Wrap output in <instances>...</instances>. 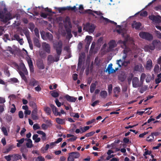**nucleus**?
I'll list each match as a JSON object with an SVG mask.
<instances>
[{
  "label": "nucleus",
  "instance_id": "6ab92c4d",
  "mask_svg": "<svg viewBox=\"0 0 161 161\" xmlns=\"http://www.w3.org/2000/svg\"><path fill=\"white\" fill-rule=\"evenodd\" d=\"M108 44L109 45L108 49L110 51L112 50L113 48L116 47L117 46L116 42L113 40H111Z\"/></svg>",
  "mask_w": 161,
  "mask_h": 161
},
{
  "label": "nucleus",
  "instance_id": "a19ab883",
  "mask_svg": "<svg viewBox=\"0 0 161 161\" xmlns=\"http://www.w3.org/2000/svg\"><path fill=\"white\" fill-rule=\"evenodd\" d=\"M44 110L47 115H50L51 113V109L48 107H46L44 108Z\"/></svg>",
  "mask_w": 161,
  "mask_h": 161
},
{
  "label": "nucleus",
  "instance_id": "7c9ffc66",
  "mask_svg": "<svg viewBox=\"0 0 161 161\" xmlns=\"http://www.w3.org/2000/svg\"><path fill=\"white\" fill-rule=\"evenodd\" d=\"M100 95L102 98L105 99L107 97L108 93L106 91H102L100 92Z\"/></svg>",
  "mask_w": 161,
  "mask_h": 161
},
{
  "label": "nucleus",
  "instance_id": "5fc2aeb1",
  "mask_svg": "<svg viewBox=\"0 0 161 161\" xmlns=\"http://www.w3.org/2000/svg\"><path fill=\"white\" fill-rule=\"evenodd\" d=\"M35 34L37 38H39V34L38 30L37 28H35L34 29Z\"/></svg>",
  "mask_w": 161,
  "mask_h": 161
},
{
  "label": "nucleus",
  "instance_id": "473e14b6",
  "mask_svg": "<svg viewBox=\"0 0 161 161\" xmlns=\"http://www.w3.org/2000/svg\"><path fill=\"white\" fill-rule=\"evenodd\" d=\"M38 135L37 134H36L33 135L32 137L33 139L35 141V142L37 143L39 142L41 140L40 137H38Z\"/></svg>",
  "mask_w": 161,
  "mask_h": 161
},
{
  "label": "nucleus",
  "instance_id": "09e8293b",
  "mask_svg": "<svg viewBox=\"0 0 161 161\" xmlns=\"http://www.w3.org/2000/svg\"><path fill=\"white\" fill-rule=\"evenodd\" d=\"M154 32L157 37L159 39H161V33L159 31L157 30H155Z\"/></svg>",
  "mask_w": 161,
  "mask_h": 161
},
{
  "label": "nucleus",
  "instance_id": "b1692460",
  "mask_svg": "<svg viewBox=\"0 0 161 161\" xmlns=\"http://www.w3.org/2000/svg\"><path fill=\"white\" fill-rule=\"evenodd\" d=\"M100 18V19H102L103 20H104L106 24L109 22L114 24L115 25H117V24L116 22H114L113 21L111 20L108 18H105L103 16H101Z\"/></svg>",
  "mask_w": 161,
  "mask_h": 161
},
{
  "label": "nucleus",
  "instance_id": "58836bf2",
  "mask_svg": "<svg viewBox=\"0 0 161 161\" xmlns=\"http://www.w3.org/2000/svg\"><path fill=\"white\" fill-rule=\"evenodd\" d=\"M134 76L133 74L132 73L130 74L127 77V81L129 84L131 83L132 79Z\"/></svg>",
  "mask_w": 161,
  "mask_h": 161
},
{
  "label": "nucleus",
  "instance_id": "2f4dec72",
  "mask_svg": "<svg viewBox=\"0 0 161 161\" xmlns=\"http://www.w3.org/2000/svg\"><path fill=\"white\" fill-rule=\"evenodd\" d=\"M50 106L51 108L53 114L55 115L58 112V108L55 105L52 104H50Z\"/></svg>",
  "mask_w": 161,
  "mask_h": 161
},
{
  "label": "nucleus",
  "instance_id": "37998d69",
  "mask_svg": "<svg viewBox=\"0 0 161 161\" xmlns=\"http://www.w3.org/2000/svg\"><path fill=\"white\" fill-rule=\"evenodd\" d=\"M93 11L91 9H88L84 11V13H87L90 14H91L92 16H94L95 14L93 13Z\"/></svg>",
  "mask_w": 161,
  "mask_h": 161
},
{
  "label": "nucleus",
  "instance_id": "0eeeda50",
  "mask_svg": "<svg viewBox=\"0 0 161 161\" xmlns=\"http://www.w3.org/2000/svg\"><path fill=\"white\" fill-rule=\"evenodd\" d=\"M0 18L2 19L4 22H5L13 19L12 15L10 12L6 14L5 16L2 14H0Z\"/></svg>",
  "mask_w": 161,
  "mask_h": 161
},
{
  "label": "nucleus",
  "instance_id": "423d86ee",
  "mask_svg": "<svg viewBox=\"0 0 161 161\" xmlns=\"http://www.w3.org/2000/svg\"><path fill=\"white\" fill-rule=\"evenodd\" d=\"M133 69L134 73L137 72H141L143 71V68L142 65L140 63L135 64L133 68Z\"/></svg>",
  "mask_w": 161,
  "mask_h": 161
},
{
  "label": "nucleus",
  "instance_id": "774afa93",
  "mask_svg": "<svg viewBox=\"0 0 161 161\" xmlns=\"http://www.w3.org/2000/svg\"><path fill=\"white\" fill-rule=\"evenodd\" d=\"M38 161H44L45 159L44 157L41 156L37 157Z\"/></svg>",
  "mask_w": 161,
  "mask_h": 161
},
{
  "label": "nucleus",
  "instance_id": "39448f33",
  "mask_svg": "<svg viewBox=\"0 0 161 161\" xmlns=\"http://www.w3.org/2000/svg\"><path fill=\"white\" fill-rule=\"evenodd\" d=\"M54 8L58 10L59 13H61L63 11H64L66 10L74 11L75 10L76 8L75 6H74L73 7H71L70 6H68L66 7H55Z\"/></svg>",
  "mask_w": 161,
  "mask_h": 161
},
{
  "label": "nucleus",
  "instance_id": "aec40b11",
  "mask_svg": "<svg viewBox=\"0 0 161 161\" xmlns=\"http://www.w3.org/2000/svg\"><path fill=\"white\" fill-rule=\"evenodd\" d=\"M38 84H39L38 81L34 78L31 79L28 83V85L31 87H34Z\"/></svg>",
  "mask_w": 161,
  "mask_h": 161
},
{
  "label": "nucleus",
  "instance_id": "c756f323",
  "mask_svg": "<svg viewBox=\"0 0 161 161\" xmlns=\"http://www.w3.org/2000/svg\"><path fill=\"white\" fill-rule=\"evenodd\" d=\"M26 141H27V142L26 143V146L28 148H31L32 147L33 145L32 143V141L30 139H25Z\"/></svg>",
  "mask_w": 161,
  "mask_h": 161
},
{
  "label": "nucleus",
  "instance_id": "0e129e2a",
  "mask_svg": "<svg viewBox=\"0 0 161 161\" xmlns=\"http://www.w3.org/2000/svg\"><path fill=\"white\" fill-rule=\"evenodd\" d=\"M152 151H148V150H147L144 152V153L143 154V156H145L147 155H150Z\"/></svg>",
  "mask_w": 161,
  "mask_h": 161
},
{
  "label": "nucleus",
  "instance_id": "c9c22d12",
  "mask_svg": "<svg viewBox=\"0 0 161 161\" xmlns=\"http://www.w3.org/2000/svg\"><path fill=\"white\" fill-rule=\"evenodd\" d=\"M96 87V85L95 83H92L91 84V85L90 86V92L92 93H93Z\"/></svg>",
  "mask_w": 161,
  "mask_h": 161
},
{
  "label": "nucleus",
  "instance_id": "7ed1b4c3",
  "mask_svg": "<svg viewBox=\"0 0 161 161\" xmlns=\"http://www.w3.org/2000/svg\"><path fill=\"white\" fill-rule=\"evenodd\" d=\"M80 156V153L77 152H72L69 154L67 158L68 161H74L75 158H78Z\"/></svg>",
  "mask_w": 161,
  "mask_h": 161
},
{
  "label": "nucleus",
  "instance_id": "338daca9",
  "mask_svg": "<svg viewBox=\"0 0 161 161\" xmlns=\"http://www.w3.org/2000/svg\"><path fill=\"white\" fill-rule=\"evenodd\" d=\"M10 80H11V81L14 83L19 82V81L17 79L15 78H11L10 79Z\"/></svg>",
  "mask_w": 161,
  "mask_h": 161
},
{
  "label": "nucleus",
  "instance_id": "dca6fc26",
  "mask_svg": "<svg viewBox=\"0 0 161 161\" xmlns=\"http://www.w3.org/2000/svg\"><path fill=\"white\" fill-rule=\"evenodd\" d=\"M36 65L39 69H44V65L43 61L42 59H39L37 60L36 61Z\"/></svg>",
  "mask_w": 161,
  "mask_h": 161
},
{
  "label": "nucleus",
  "instance_id": "603ef678",
  "mask_svg": "<svg viewBox=\"0 0 161 161\" xmlns=\"http://www.w3.org/2000/svg\"><path fill=\"white\" fill-rule=\"evenodd\" d=\"M130 51V49L127 47L126 46V47H125L124 49L123 50V53L124 54H127V53Z\"/></svg>",
  "mask_w": 161,
  "mask_h": 161
},
{
  "label": "nucleus",
  "instance_id": "3c124183",
  "mask_svg": "<svg viewBox=\"0 0 161 161\" xmlns=\"http://www.w3.org/2000/svg\"><path fill=\"white\" fill-rule=\"evenodd\" d=\"M2 130L3 132L4 135L7 136L8 135V133L7 132V130H6V128L4 127H3L2 128Z\"/></svg>",
  "mask_w": 161,
  "mask_h": 161
},
{
  "label": "nucleus",
  "instance_id": "4468645a",
  "mask_svg": "<svg viewBox=\"0 0 161 161\" xmlns=\"http://www.w3.org/2000/svg\"><path fill=\"white\" fill-rule=\"evenodd\" d=\"M130 63V62L129 61H125L124 60V61H123L121 59L117 61V64L118 65L119 67H121L122 65L126 66Z\"/></svg>",
  "mask_w": 161,
  "mask_h": 161
},
{
  "label": "nucleus",
  "instance_id": "f704fd0d",
  "mask_svg": "<svg viewBox=\"0 0 161 161\" xmlns=\"http://www.w3.org/2000/svg\"><path fill=\"white\" fill-rule=\"evenodd\" d=\"M29 106L34 109H37V106L36 104L33 101H31L29 103Z\"/></svg>",
  "mask_w": 161,
  "mask_h": 161
},
{
  "label": "nucleus",
  "instance_id": "4be33fe9",
  "mask_svg": "<svg viewBox=\"0 0 161 161\" xmlns=\"http://www.w3.org/2000/svg\"><path fill=\"white\" fill-rule=\"evenodd\" d=\"M21 156L18 154L12 155V159L14 161H16L19 159H21Z\"/></svg>",
  "mask_w": 161,
  "mask_h": 161
},
{
  "label": "nucleus",
  "instance_id": "9d476101",
  "mask_svg": "<svg viewBox=\"0 0 161 161\" xmlns=\"http://www.w3.org/2000/svg\"><path fill=\"white\" fill-rule=\"evenodd\" d=\"M139 80L138 78L136 77H134L132 81L133 86L135 88L141 86L142 84H139Z\"/></svg>",
  "mask_w": 161,
  "mask_h": 161
},
{
  "label": "nucleus",
  "instance_id": "6e6d98bb",
  "mask_svg": "<svg viewBox=\"0 0 161 161\" xmlns=\"http://www.w3.org/2000/svg\"><path fill=\"white\" fill-rule=\"evenodd\" d=\"M4 158L7 161H10L12 159V155H8L4 156Z\"/></svg>",
  "mask_w": 161,
  "mask_h": 161
},
{
  "label": "nucleus",
  "instance_id": "f8f14e48",
  "mask_svg": "<svg viewBox=\"0 0 161 161\" xmlns=\"http://www.w3.org/2000/svg\"><path fill=\"white\" fill-rule=\"evenodd\" d=\"M42 47L44 50L47 53H50L51 47L49 44L44 42L42 43Z\"/></svg>",
  "mask_w": 161,
  "mask_h": 161
},
{
  "label": "nucleus",
  "instance_id": "6e6552de",
  "mask_svg": "<svg viewBox=\"0 0 161 161\" xmlns=\"http://www.w3.org/2000/svg\"><path fill=\"white\" fill-rule=\"evenodd\" d=\"M149 19L153 22L159 23L161 22V17L159 16H155L152 15L149 17Z\"/></svg>",
  "mask_w": 161,
  "mask_h": 161
},
{
  "label": "nucleus",
  "instance_id": "4d7b16f0",
  "mask_svg": "<svg viewBox=\"0 0 161 161\" xmlns=\"http://www.w3.org/2000/svg\"><path fill=\"white\" fill-rule=\"evenodd\" d=\"M95 133V132L94 131H91L89 133H86L85 136L86 137H90L92 136L94 133Z\"/></svg>",
  "mask_w": 161,
  "mask_h": 161
},
{
  "label": "nucleus",
  "instance_id": "f3484780",
  "mask_svg": "<svg viewBox=\"0 0 161 161\" xmlns=\"http://www.w3.org/2000/svg\"><path fill=\"white\" fill-rule=\"evenodd\" d=\"M64 97L69 102H75L77 98L73 96H70L68 94L64 96Z\"/></svg>",
  "mask_w": 161,
  "mask_h": 161
},
{
  "label": "nucleus",
  "instance_id": "e2e57ef3",
  "mask_svg": "<svg viewBox=\"0 0 161 161\" xmlns=\"http://www.w3.org/2000/svg\"><path fill=\"white\" fill-rule=\"evenodd\" d=\"M64 50H65L68 53H69V54L68 55V58H70L71 57V56L70 55V51H69V47H65L64 48Z\"/></svg>",
  "mask_w": 161,
  "mask_h": 161
},
{
  "label": "nucleus",
  "instance_id": "69168bd1",
  "mask_svg": "<svg viewBox=\"0 0 161 161\" xmlns=\"http://www.w3.org/2000/svg\"><path fill=\"white\" fill-rule=\"evenodd\" d=\"M19 116L20 118L22 119L24 117V114L22 111H20L19 112Z\"/></svg>",
  "mask_w": 161,
  "mask_h": 161
},
{
  "label": "nucleus",
  "instance_id": "ddd939ff",
  "mask_svg": "<svg viewBox=\"0 0 161 161\" xmlns=\"http://www.w3.org/2000/svg\"><path fill=\"white\" fill-rule=\"evenodd\" d=\"M142 25V23L140 22H137L134 20L131 25V27L132 28H135L136 30H139L141 29L140 27Z\"/></svg>",
  "mask_w": 161,
  "mask_h": 161
},
{
  "label": "nucleus",
  "instance_id": "a878e982",
  "mask_svg": "<svg viewBox=\"0 0 161 161\" xmlns=\"http://www.w3.org/2000/svg\"><path fill=\"white\" fill-rule=\"evenodd\" d=\"M152 67V61L151 59L148 60L146 63V68L147 70L151 69Z\"/></svg>",
  "mask_w": 161,
  "mask_h": 161
},
{
  "label": "nucleus",
  "instance_id": "c03bdc74",
  "mask_svg": "<svg viewBox=\"0 0 161 161\" xmlns=\"http://www.w3.org/2000/svg\"><path fill=\"white\" fill-rule=\"evenodd\" d=\"M100 60L99 59L98 57H96L94 60V64L97 66H99L100 65Z\"/></svg>",
  "mask_w": 161,
  "mask_h": 161
},
{
  "label": "nucleus",
  "instance_id": "bf43d9fd",
  "mask_svg": "<svg viewBox=\"0 0 161 161\" xmlns=\"http://www.w3.org/2000/svg\"><path fill=\"white\" fill-rule=\"evenodd\" d=\"M77 139V137L74 136L71 137V138L68 139L67 141H68L73 142L75 141Z\"/></svg>",
  "mask_w": 161,
  "mask_h": 161
},
{
  "label": "nucleus",
  "instance_id": "f257e3e1",
  "mask_svg": "<svg viewBox=\"0 0 161 161\" xmlns=\"http://www.w3.org/2000/svg\"><path fill=\"white\" fill-rule=\"evenodd\" d=\"M53 46L54 49L56 50L57 53V55L54 56V62H57L59 60L60 56L62 53L63 42L61 41L53 42Z\"/></svg>",
  "mask_w": 161,
  "mask_h": 161
},
{
  "label": "nucleus",
  "instance_id": "1a4fd4ad",
  "mask_svg": "<svg viewBox=\"0 0 161 161\" xmlns=\"http://www.w3.org/2000/svg\"><path fill=\"white\" fill-rule=\"evenodd\" d=\"M86 31L89 33H92L94 32L95 28V26L94 24L88 23L86 24Z\"/></svg>",
  "mask_w": 161,
  "mask_h": 161
},
{
  "label": "nucleus",
  "instance_id": "bb28decb",
  "mask_svg": "<svg viewBox=\"0 0 161 161\" xmlns=\"http://www.w3.org/2000/svg\"><path fill=\"white\" fill-rule=\"evenodd\" d=\"M56 122L60 125H63L65 124V120L64 119H61L59 118H57L56 119Z\"/></svg>",
  "mask_w": 161,
  "mask_h": 161
},
{
  "label": "nucleus",
  "instance_id": "cd10ccee",
  "mask_svg": "<svg viewBox=\"0 0 161 161\" xmlns=\"http://www.w3.org/2000/svg\"><path fill=\"white\" fill-rule=\"evenodd\" d=\"M36 132L37 134L42 135V138L43 141H45L46 139V134L43 131L41 130H38Z\"/></svg>",
  "mask_w": 161,
  "mask_h": 161
},
{
  "label": "nucleus",
  "instance_id": "2eb2a0df",
  "mask_svg": "<svg viewBox=\"0 0 161 161\" xmlns=\"http://www.w3.org/2000/svg\"><path fill=\"white\" fill-rule=\"evenodd\" d=\"M121 89L119 86L115 87L113 89L114 97L118 98L119 97V94L121 92Z\"/></svg>",
  "mask_w": 161,
  "mask_h": 161
},
{
  "label": "nucleus",
  "instance_id": "13d9d810",
  "mask_svg": "<svg viewBox=\"0 0 161 161\" xmlns=\"http://www.w3.org/2000/svg\"><path fill=\"white\" fill-rule=\"evenodd\" d=\"M108 90L109 94L111 93L112 90V84H110L108 85Z\"/></svg>",
  "mask_w": 161,
  "mask_h": 161
},
{
  "label": "nucleus",
  "instance_id": "8fccbe9b",
  "mask_svg": "<svg viewBox=\"0 0 161 161\" xmlns=\"http://www.w3.org/2000/svg\"><path fill=\"white\" fill-rule=\"evenodd\" d=\"M51 95L54 97H57L59 96V93L57 92L53 91L52 92Z\"/></svg>",
  "mask_w": 161,
  "mask_h": 161
},
{
  "label": "nucleus",
  "instance_id": "864d4df0",
  "mask_svg": "<svg viewBox=\"0 0 161 161\" xmlns=\"http://www.w3.org/2000/svg\"><path fill=\"white\" fill-rule=\"evenodd\" d=\"M33 127L34 130L40 129V127L39 126L38 124H34Z\"/></svg>",
  "mask_w": 161,
  "mask_h": 161
},
{
  "label": "nucleus",
  "instance_id": "a211bd4d",
  "mask_svg": "<svg viewBox=\"0 0 161 161\" xmlns=\"http://www.w3.org/2000/svg\"><path fill=\"white\" fill-rule=\"evenodd\" d=\"M152 44L153 45L155 48H156L159 50H160L161 49V43L159 40H153L152 42Z\"/></svg>",
  "mask_w": 161,
  "mask_h": 161
},
{
  "label": "nucleus",
  "instance_id": "de8ad7c7",
  "mask_svg": "<svg viewBox=\"0 0 161 161\" xmlns=\"http://www.w3.org/2000/svg\"><path fill=\"white\" fill-rule=\"evenodd\" d=\"M12 106L13 107L11 108L10 111L11 113L13 114L15 112L16 109L15 106L14 104H13Z\"/></svg>",
  "mask_w": 161,
  "mask_h": 161
},
{
  "label": "nucleus",
  "instance_id": "5701e85b",
  "mask_svg": "<svg viewBox=\"0 0 161 161\" xmlns=\"http://www.w3.org/2000/svg\"><path fill=\"white\" fill-rule=\"evenodd\" d=\"M37 109H33L32 111L31 114V118L34 120H36L38 119V117L37 116Z\"/></svg>",
  "mask_w": 161,
  "mask_h": 161
},
{
  "label": "nucleus",
  "instance_id": "ea45409f",
  "mask_svg": "<svg viewBox=\"0 0 161 161\" xmlns=\"http://www.w3.org/2000/svg\"><path fill=\"white\" fill-rule=\"evenodd\" d=\"M20 68L22 69V70L25 73V74H26V73H27V69L25 68V65L24 63H21L20 64Z\"/></svg>",
  "mask_w": 161,
  "mask_h": 161
},
{
  "label": "nucleus",
  "instance_id": "412c9836",
  "mask_svg": "<svg viewBox=\"0 0 161 161\" xmlns=\"http://www.w3.org/2000/svg\"><path fill=\"white\" fill-rule=\"evenodd\" d=\"M14 39H12V40H16L18 41L19 44L22 45L24 43V41L22 38L20 39L19 36L17 34H15L14 36Z\"/></svg>",
  "mask_w": 161,
  "mask_h": 161
},
{
  "label": "nucleus",
  "instance_id": "680f3d73",
  "mask_svg": "<svg viewBox=\"0 0 161 161\" xmlns=\"http://www.w3.org/2000/svg\"><path fill=\"white\" fill-rule=\"evenodd\" d=\"M159 69V67L158 65L156 64L155 65L154 68V71L155 72L158 73Z\"/></svg>",
  "mask_w": 161,
  "mask_h": 161
},
{
  "label": "nucleus",
  "instance_id": "a18cd8bd",
  "mask_svg": "<svg viewBox=\"0 0 161 161\" xmlns=\"http://www.w3.org/2000/svg\"><path fill=\"white\" fill-rule=\"evenodd\" d=\"M82 59L80 57L79 58L78 62V68H81L82 63Z\"/></svg>",
  "mask_w": 161,
  "mask_h": 161
},
{
  "label": "nucleus",
  "instance_id": "e433bc0d",
  "mask_svg": "<svg viewBox=\"0 0 161 161\" xmlns=\"http://www.w3.org/2000/svg\"><path fill=\"white\" fill-rule=\"evenodd\" d=\"M86 40L87 41V43L89 45L92 40V37L90 36H87L86 38Z\"/></svg>",
  "mask_w": 161,
  "mask_h": 161
},
{
  "label": "nucleus",
  "instance_id": "4c0bfd02",
  "mask_svg": "<svg viewBox=\"0 0 161 161\" xmlns=\"http://www.w3.org/2000/svg\"><path fill=\"white\" fill-rule=\"evenodd\" d=\"M23 32L26 36L27 40H29L30 35L29 32L28 30H23Z\"/></svg>",
  "mask_w": 161,
  "mask_h": 161
},
{
  "label": "nucleus",
  "instance_id": "20e7f679",
  "mask_svg": "<svg viewBox=\"0 0 161 161\" xmlns=\"http://www.w3.org/2000/svg\"><path fill=\"white\" fill-rule=\"evenodd\" d=\"M42 38L44 40H48L52 41L53 39V36L52 34L49 32L43 34V33H41Z\"/></svg>",
  "mask_w": 161,
  "mask_h": 161
},
{
  "label": "nucleus",
  "instance_id": "79ce46f5",
  "mask_svg": "<svg viewBox=\"0 0 161 161\" xmlns=\"http://www.w3.org/2000/svg\"><path fill=\"white\" fill-rule=\"evenodd\" d=\"M90 128L89 126H86L83 127V128L82 127H80V130L82 132H80L81 133H83L86 131V130H88Z\"/></svg>",
  "mask_w": 161,
  "mask_h": 161
},
{
  "label": "nucleus",
  "instance_id": "f03ea898",
  "mask_svg": "<svg viewBox=\"0 0 161 161\" xmlns=\"http://www.w3.org/2000/svg\"><path fill=\"white\" fill-rule=\"evenodd\" d=\"M139 36L141 38L148 41H151L153 39V35L147 32H141L139 33Z\"/></svg>",
  "mask_w": 161,
  "mask_h": 161
},
{
  "label": "nucleus",
  "instance_id": "49530a36",
  "mask_svg": "<svg viewBox=\"0 0 161 161\" xmlns=\"http://www.w3.org/2000/svg\"><path fill=\"white\" fill-rule=\"evenodd\" d=\"M145 77L146 75L145 73H143L141 74L140 77V82H142V84L143 83Z\"/></svg>",
  "mask_w": 161,
  "mask_h": 161
},
{
  "label": "nucleus",
  "instance_id": "72a5a7b5",
  "mask_svg": "<svg viewBox=\"0 0 161 161\" xmlns=\"http://www.w3.org/2000/svg\"><path fill=\"white\" fill-rule=\"evenodd\" d=\"M71 29L69 28H68L66 30L67 38L70 39L72 37V35L71 33Z\"/></svg>",
  "mask_w": 161,
  "mask_h": 161
},
{
  "label": "nucleus",
  "instance_id": "052dcab7",
  "mask_svg": "<svg viewBox=\"0 0 161 161\" xmlns=\"http://www.w3.org/2000/svg\"><path fill=\"white\" fill-rule=\"evenodd\" d=\"M141 16L146 17L147 15V13L146 11H143L142 12L140 13Z\"/></svg>",
  "mask_w": 161,
  "mask_h": 161
},
{
  "label": "nucleus",
  "instance_id": "9b49d317",
  "mask_svg": "<svg viewBox=\"0 0 161 161\" xmlns=\"http://www.w3.org/2000/svg\"><path fill=\"white\" fill-rule=\"evenodd\" d=\"M160 133L158 132H152L151 135L147 138V141L148 142H151L154 141V136H157Z\"/></svg>",
  "mask_w": 161,
  "mask_h": 161
},
{
  "label": "nucleus",
  "instance_id": "c85d7f7f",
  "mask_svg": "<svg viewBox=\"0 0 161 161\" xmlns=\"http://www.w3.org/2000/svg\"><path fill=\"white\" fill-rule=\"evenodd\" d=\"M47 60L48 63L49 64H51L54 62V58L52 55H49L47 57Z\"/></svg>",
  "mask_w": 161,
  "mask_h": 161
},
{
  "label": "nucleus",
  "instance_id": "393cba45",
  "mask_svg": "<svg viewBox=\"0 0 161 161\" xmlns=\"http://www.w3.org/2000/svg\"><path fill=\"white\" fill-rule=\"evenodd\" d=\"M39 38L35 37L33 39V42L34 45L38 47H41V44L39 42Z\"/></svg>",
  "mask_w": 161,
  "mask_h": 161
}]
</instances>
